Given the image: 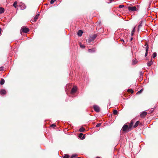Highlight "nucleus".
Masks as SVG:
<instances>
[{"label":"nucleus","mask_w":158,"mask_h":158,"mask_svg":"<svg viewBox=\"0 0 158 158\" xmlns=\"http://www.w3.org/2000/svg\"><path fill=\"white\" fill-rule=\"evenodd\" d=\"M138 6L137 5L135 6H128V9L129 11H137L138 9Z\"/></svg>","instance_id":"nucleus-1"},{"label":"nucleus","mask_w":158,"mask_h":158,"mask_svg":"<svg viewBox=\"0 0 158 158\" xmlns=\"http://www.w3.org/2000/svg\"><path fill=\"white\" fill-rule=\"evenodd\" d=\"M93 108L94 110L96 112H98L100 111V108L98 106L94 105L93 106Z\"/></svg>","instance_id":"nucleus-2"},{"label":"nucleus","mask_w":158,"mask_h":158,"mask_svg":"<svg viewBox=\"0 0 158 158\" xmlns=\"http://www.w3.org/2000/svg\"><path fill=\"white\" fill-rule=\"evenodd\" d=\"M129 127H128V125L126 124H125L123 127L122 130L123 131H125L127 130L129 131L130 130V129H128Z\"/></svg>","instance_id":"nucleus-3"},{"label":"nucleus","mask_w":158,"mask_h":158,"mask_svg":"<svg viewBox=\"0 0 158 158\" xmlns=\"http://www.w3.org/2000/svg\"><path fill=\"white\" fill-rule=\"evenodd\" d=\"M21 31L24 33H27L29 31V29L28 28L26 27H22L21 28Z\"/></svg>","instance_id":"nucleus-4"},{"label":"nucleus","mask_w":158,"mask_h":158,"mask_svg":"<svg viewBox=\"0 0 158 158\" xmlns=\"http://www.w3.org/2000/svg\"><path fill=\"white\" fill-rule=\"evenodd\" d=\"M145 46H146V47L145 48L146 49V52L145 54V56H146L147 55L148 53V50L149 47L148 44L147 43H146L145 44Z\"/></svg>","instance_id":"nucleus-5"},{"label":"nucleus","mask_w":158,"mask_h":158,"mask_svg":"<svg viewBox=\"0 0 158 158\" xmlns=\"http://www.w3.org/2000/svg\"><path fill=\"white\" fill-rule=\"evenodd\" d=\"M147 112L144 111L140 114V116L142 118H143L147 115Z\"/></svg>","instance_id":"nucleus-6"},{"label":"nucleus","mask_w":158,"mask_h":158,"mask_svg":"<svg viewBox=\"0 0 158 158\" xmlns=\"http://www.w3.org/2000/svg\"><path fill=\"white\" fill-rule=\"evenodd\" d=\"M77 87L76 86H74L71 90V93L73 94L75 93L77 91Z\"/></svg>","instance_id":"nucleus-7"},{"label":"nucleus","mask_w":158,"mask_h":158,"mask_svg":"<svg viewBox=\"0 0 158 158\" xmlns=\"http://www.w3.org/2000/svg\"><path fill=\"white\" fill-rule=\"evenodd\" d=\"M0 94L2 95H4L6 93V91L3 89H2L0 90Z\"/></svg>","instance_id":"nucleus-8"},{"label":"nucleus","mask_w":158,"mask_h":158,"mask_svg":"<svg viewBox=\"0 0 158 158\" xmlns=\"http://www.w3.org/2000/svg\"><path fill=\"white\" fill-rule=\"evenodd\" d=\"M134 122L133 120H132L130 123V125L129 126L128 129H130V130H131V127L133 124Z\"/></svg>","instance_id":"nucleus-9"},{"label":"nucleus","mask_w":158,"mask_h":158,"mask_svg":"<svg viewBox=\"0 0 158 158\" xmlns=\"http://www.w3.org/2000/svg\"><path fill=\"white\" fill-rule=\"evenodd\" d=\"M97 37V35L96 34H94L93 35H92V36L90 37L91 38V41H93L94 40L95 38H96Z\"/></svg>","instance_id":"nucleus-10"},{"label":"nucleus","mask_w":158,"mask_h":158,"mask_svg":"<svg viewBox=\"0 0 158 158\" xmlns=\"http://www.w3.org/2000/svg\"><path fill=\"white\" fill-rule=\"evenodd\" d=\"M82 31L81 30H80L78 31L77 34L79 36H81L82 35Z\"/></svg>","instance_id":"nucleus-11"},{"label":"nucleus","mask_w":158,"mask_h":158,"mask_svg":"<svg viewBox=\"0 0 158 158\" xmlns=\"http://www.w3.org/2000/svg\"><path fill=\"white\" fill-rule=\"evenodd\" d=\"M153 64V62L152 60L148 62L147 64L148 66H150Z\"/></svg>","instance_id":"nucleus-12"},{"label":"nucleus","mask_w":158,"mask_h":158,"mask_svg":"<svg viewBox=\"0 0 158 158\" xmlns=\"http://www.w3.org/2000/svg\"><path fill=\"white\" fill-rule=\"evenodd\" d=\"M39 15V14H38L35 16L34 19V22H35L37 20V19H38Z\"/></svg>","instance_id":"nucleus-13"},{"label":"nucleus","mask_w":158,"mask_h":158,"mask_svg":"<svg viewBox=\"0 0 158 158\" xmlns=\"http://www.w3.org/2000/svg\"><path fill=\"white\" fill-rule=\"evenodd\" d=\"M140 123L139 121H137L136 123H135V124L133 126V127L135 128L138 125V124H139Z\"/></svg>","instance_id":"nucleus-14"},{"label":"nucleus","mask_w":158,"mask_h":158,"mask_svg":"<svg viewBox=\"0 0 158 158\" xmlns=\"http://www.w3.org/2000/svg\"><path fill=\"white\" fill-rule=\"evenodd\" d=\"M4 11V9L3 8L0 7V15L3 13Z\"/></svg>","instance_id":"nucleus-15"},{"label":"nucleus","mask_w":158,"mask_h":158,"mask_svg":"<svg viewBox=\"0 0 158 158\" xmlns=\"http://www.w3.org/2000/svg\"><path fill=\"white\" fill-rule=\"evenodd\" d=\"M95 51V49L94 48H92V49H89L88 52H94Z\"/></svg>","instance_id":"nucleus-16"},{"label":"nucleus","mask_w":158,"mask_h":158,"mask_svg":"<svg viewBox=\"0 0 158 158\" xmlns=\"http://www.w3.org/2000/svg\"><path fill=\"white\" fill-rule=\"evenodd\" d=\"M138 62V61L137 60L135 59V60H133L132 61V65H135Z\"/></svg>","instance_id":"nucleus-17"},{"label":"nucleus","mask_w":158,"mask_h":158,"mask_svg":"<svg viewBox=\"0 0 158 158\" xmlns=\"http://www.w3.org/2000/svg\"><path fill=\"white\" fill-rule=\"evenodd\" d=\"M5 83V80L4 79L2 78L0 81V84L2 85L4 84Z\"/></svg>","instance_id":"nucleus-18"},{"label":"nucleus","mask_w":158,"mask_h":158,"mask_svg":"<svg viewBox=\"0 0 158 158\" xmlns=\"http://www.w3.org/2000/svg\"><path fill=\"white\" fill-rule=\"evenodd\" d=\"M85 130V129L83 127H81L79 129V131L80 132H83Z\"/></svg>","instance_id":"nucleus-19"},{"label":"nucleus","mask_w":158,"mask_h":158,"mask_svg":"<svg viewBox=\"0 0 158 158\" xmlns=\"http://www.w3.org/2000/svg\"><path fill=\"white\" fill-rule=\"evenodd\" d=\"M127 91V92H130L131 94H132L134 92V90L132 89H129Z\"/></svg>","instance_id":"nucleus-20"},{"label":"nucleus","mask_w":158,"mask_h":158,"mask_svg":"<svg viewBox=\"0 0 158 158\" xmlns=\"http://www.w3.org/2000/svg\"><path fill=\"white\" fill-rule=\"evenodd\" d=\"M142 21H141L140 24L138 26V31H139L140 28L142 26Z\"/></svg>","instance_id":"nucleus-21"},{"label":"nucleus","mask_w":158,"mask_h":158,"mask_svg":"<svg viewBox=\"0 0 158 158\" xmlns=\"http://www.w3.org/2000/svg\"><path fill=\"white\" fill-rule=\"evenodd\" d=\"M79 45L80 47L82 48H84L85 47V46L83 44H82L81 43H79Z\"/></svg>","instance_id":"nucleus-22"},{"label":"nucleus","mask_w":158,"mask_h":158,"mask_svg":"<svg viewBox=\"0 0 158 158\" xmlns=\"http://www.w3.org/2000/svg\"><path fill=\"white\" fill-rule=\"evenodd\" d=\"M113 113L114 115H116L118 114V111L116 110H114L113 111Z\"/></svg>","instance_id":"nucleus-23"},{"label":"nucleus","mask_w":158,"mask_h":158,"mask_svg":"<svg viewBox=\"0 0 158 158\" xmlns=\"http://www.w3.org/2000/svg\"><path fill=\"white\" fill-rule=\"evenodd\" d=\"M69 156L68 154H65L64 155L63 158H69Z\"/></svg>","instance_id":"nucleus-24"},{"label":"nucleus","mask_w":158,"mask_h":158,"mask_svg":"<svg viewBox=\"0 0 158 158\" xmlns=\"http://www.w3.org/2000/svg\"><path fill=\"white\" fill-rule=\"evenodd\" d=\"M154 110V109L151 108L149 111V113L152 114Z\"/></svg>","instance_id":"nucleus-25"},{"label":"nucleus","mask_w":158,"mask_h":158,"mask_svg":"<svg viewBox=\"0 0 158 158\" xmlns=\"http://www.w3.org/2000/svg\"><path fill=\"white\" fill-rule=\"evenodd\" d=\"M17 2L16 1L15 2H14V4H13V6L15 8H16V6H17Z\"/></svg>","instance_id":"nucleus-26"},{"label":"nucleus","mask_w":158,"mask_h":158,"mask_svg":"<svg viewBox=\"0 0 158 158\" xmlns=\"http://www.w3.org/2000/svg\"><path fill=\"white\" fill-rule=\"evenodd\" d=\"M143 89H141L140 90L138 91L137 93V94H140L143 91Z\"/></svg>","instance_id":"nucleus-27"},{"label":"nucleus","mask_w":158,"mask_h":158,"mask_svg":"<svg viewBox=\"0 0 158 158\" xmlns=\"http://www.w3.org/2000/svg\"><path fill=\"white\" fill-rule=\"evenodd\" d=\"M156 56V52L153 53V54L152 57L153 58H155Z\"/></svg>","instance_id":"nucleus-28"},{"label":"nucleus","mask_w":158,"mask_h":158,"mask_svg":"<svg viewBox=\"0 0 158 158\" xmlns=\"http://www.w3.org/2000/svg\"><path fill=\"white\" fill-rule=\"evenodd\" d=\"M101 123H98L96 126L97 127H99L101 126Z\"/></svg>","instance_id":"nucleus-29"},{"label":"nucleus","mask_w":158,"mask_h":158,"mask_svg":"<svg viewBox=\"0 0 158 158\" xmlns=\"http://www.w3.org/2000/svg\"><path fill=\"white\" fill-rule=\"evenodd\" d=\"M56 0H51V1H50V3L52 4H53L54 2L55 1H56Z\"/></svg>","instance_id":"nucleus-30"},{"label":"nucleus","mask_w":158,"mask_h":158,"mask_svg":"<svg viewBox=\"0 0 158 158\" xmlns=\"http://www.w3.org/2000/svg\"><path fill=\"white\" fill-rule=\"evenodd\" d=\"M4 70V67H0V71H2Z\"/></svg>","instance_id":"nucleus-31"},{"label":"nucleus","mask_w":158,"mask_h":158,"mask_svg":"<svg viewBox=\"0 0 158 158\" xmlns=\"http://www.w3.org/2000/svg\"><path fill=\"white\" fill-rule=\"evenodd\" d=\"M124 7V6L123 5H121L119 6V7L120 8H122Z\"/></svg>","instance_id":"nucleus-32"},{"label":"nucleus","mask_w":158,"mask_h":158,"mask_svg":"<svg viewBox=\"0 0 158 158\" xmlns=\"http://www.w3.org/2000/svg\"><path fill=\"white\" fill-rule=\"evenodd\" d=\"M50 126H51V127H56V125H55V124H52V125Z\"/></svg>","instance_id":"nucleus-33"},{"label":"nucleus","mask_w":158,"mask_h":158,"mask_svg":"<svg viewBox=\"0 0 158 158\" xmlns=\"http://www.w3.org/2000/svg\"><path fill=\"white\" fill-rule=\"evenodd\" d=\"M91 40V38L90 37V38L88 40V43H89L92 41H91V40Z\"/></svg>","instance_id":"nucleus-34"},{"label":"nucleus","mask_w":158,"mask_h":158,"mask_svg":"<svg viewBox=\"0 0 158 158\" xmlns=\"http://www.w3.org/2000/svg\"><path fill=\"white\" fill-rule=\"evenodd\" d=\"M135 31V27L133 29V30L132 31V32H134Z\"/></svg>","instance_id":"nucleus-35"},{"label":"nucleus","mask_w":158,"mask_h":158,"mask_svg":"<svg viewBox=\"0 0 158 158\" xmlns=\"http://www.w3.org/2000/svg\"><path fill=\"white\" fill-rule=\"evenodd\" d=\"M120 40L121 41L123 42V43H122L123 44L125 42L124 41V40L123 39H121Z\"/></svg>","instance_id":"nucleus-36"},{"label":"nucleus","mask_w":158,"mask_h":158,"mask_svg":"<svg viewBox=\"0 0 158 158\" xmlns=\"http://www.w3.org/2000/svg\"><path fill=\"white\" fill-rule=\"evenodd\" d=\"M83 135V134H82V133H80L79 135V137H81V136L82 135Z\"/></svg>","instance_id":"nucleus-37"},{"label":"nucleus","mask_w":158,"mask_h":158,"mask_svg":"<svg viewBox=\"0 0 158 158\" xmlns=\"http://www.w3.org/2000/svg\"><path fill=\"white\" fill-rule=\"evenodd\" d=\"M76 156V155H73L71 156V158H73L75 157Z\"/></svg>","instance_id":"nucleus-38"},{"label":"nucleus","mask_w":158,"mask_h":158,"mask_svg":"<svg viewBox=\"0 0 158 158\" xmlns=\"http://www.w3.org/2000/svg\"><path fill=\"white\" fill-rule=\"evenodd\" d=\"M134 32H132L131 31V36H132L134 34Z\"/></svg>","instance_id":"nucleus-39"},{"label":"nucleus","mask_w":158,"mask_h":158,"mask_svg":"<svg viewBox=\"0 0 158 158\" xmlns=\"http://www.w3.org/2000/svg\"><path fill=\"white\" fill-rule=\"evenodd\" d=\"M114 0H110L109 3L114 1Z\"/></svg>","instance_id":"nucleus-40"},{"label":"nucleus","mask_w":158,"mask_h":158,"mask_svg":"<svg viewBox=\"0 0 158 158\" xmlns=\"http://www.w3.org/2000/svg\"><path fill=\"white\" fill-rule=\"evenodd\" d=\"M2 31V29L1 28H0V34L1 33Z\"/></svg>","instance_id":"nucleus-41"},{"label":"nucleus","mask_w":158,"mask_h":158,"mask_svg":"<svg viewBox=\"0 0 158 158\" xmlns=\"http://www.w3.org/2000/svg\"><path fill=\"white\" fill-rule=\"evenodd\" d=\"M133 40V38L132 37H131V39H130V40L131 41H132Z\"/></svg>","instance_id":"nucleus-42"},{"label":"nucleus","mask_w":158,"mask_h":158,"mask_svg":"<svg viewBox=\"0 0 158 158\" xmlns=\"http://www.w3.org/2000/svg\"><path fill=\"white\" fill-rule=\"evenodd\" d=\"M140 75H141V76H143V73L142 72L140 73Z\"/></svg>","instance_id":"nucleus-43"},{"label":"nucleus","mask_w":158,"mask_h":158,"mask_svg":"<svg viewBox=\"0 0 158 158\" xmlns=\"http://www.w3.org/2000/svg\"><path fill=\"white\" fill-rule=\"evenodd\" d=\"M84 138H85V137L84 136H83V137H82V139H84Z\"/></svg>","instance_id":"nucleus-44"},{"label":"nucleus","mask_w":158,"mask_h":158,"mask_svg":"<svg viewBox=\"0 0 158 158\" xmlns=\"http://www.w3.org/2000/svg\"><path fill=\"white\" fill-rule=\"evenodd\" d=\"M96 158H101L100 157H97Z\"/></svg>","instance_id":"nucleus-45"},{"label":"nucleus","mask_w":158,"mask_h":158,"mask_svg":"<svg viewBox=\"0 0 158 158\" xmlns=\"http://www.w3.org/2000/svg\"><path fill=\"white\" fill-rule=\"evenodd\" d=\"M80 158V157H78V158Z\"/></svg>","instance_id":"nucleus-46"}]
</instances>
